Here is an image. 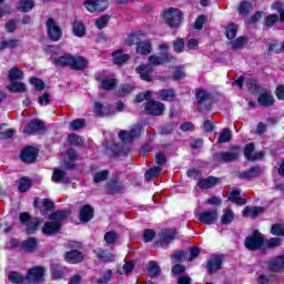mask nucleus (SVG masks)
I'll use <instances>...</instances> for the list:
<instances>
[{
	"label": "nucleus",
	"instance_id": "nucleus-1",
	"mask_svg": "<svg viewBox=\"0 0 284 284\" xmlns=\"http://www.w3.org/2000/svg\"><path fill=\"white\" fill-rule=\"evenodd\" d=\"M70 216V211H57L49 216L50 222L44 223L42 227L43 234L52 236L61 230V221Z\"/></svg>",
	"mask_w": 284,
	"mask_h": 284
},
{
	"label": "nucleus",
	"instance_id": "nucleus-2",
	"mask_svg": "<svg viewBox=\"0 0 284 284\" xmlns=\"http://www.w3.org/2000/svg\"><path fill=\"white\" fill-rule=\"evenodd\" d=\"M163 17L170 28H179L183 23V12L179 9H166Z\"/></svg>",
	"mask_w": 284,
	"mask_h": 284
},
{
	"label": "nucleus",
	"instance_id": "nucleus-3",
	"mask_svg": "<svg viewBox=\"0 0 284 284\" xmlns=\"http://www.w3.org/2000/svg\"><path fill=\"white\" fill-rule=\"evenodd\" d=\"M45 26L49 39H51V41H61V37H63V31L61 30V27L57 24V20L53 18H49L45 22Z\"/></svg>",
	"mask_w": 284,
	"mask_h": 284
},
{
	"label": "nucleus",
	"instance_id": "nucleus-4",
	"mask_svg": "<svg viewBox=\"0 0 284 284\" xmlns=\"http://www.w3.org/2000/svg\"><path fill=\"white\" fill-rule=\"evenodd\" d=\"M141 132H143V126H141V124H135L130 131H120L119 139H121L123 143H132L133 139H139V136H141Z\"/></svg>",
	"mask_w": 284,
	"mask_h": 284
},
{
	"label": "nucleus",
	"instance_id": "nucleus-5",
	"mask_svg": "<svg viewBox=\"0 0 284 284\" xmlns=\"http://www.w3.org/2000/svg\"><path fill=\"white\" fill-rule=\"evenodd\" d=\"M45 268L43 266H34L28 271L27 281L31 284H42Z\"/></svg>",
	"mask_w": 284,
	"mask_h": 284
},
{
	"label": "nucleus",
	"instance_id": "nucleus-6",
	"mask_svg": "<svg viewBox=\"0 0 284 284\" xmlns=\"http://www.w3.org/2000/svg\"><path fill=\"white\" fill-rule=\"evenodd\" d=\"M144 110L152 116H161L165 112V104L160 101L150 100L144 104Z\"/></svg>",
	"mask_w": 284,
	"mask_h": 284
},
{
	"label": "nucleus",
	"instance_id": "nucleus-7",
	"mask_svg": "<svg viewBox=\"0 0 284 284\" xmlns=\"http://www.w3.org/2000/svg\"><path fill=\"white\" fill-rule=\"evenodd\" d=\"M20 223L27 226V234H34L39 230V225H41L39 219L30 220V214L26 212L20 214Z\"/></svg>",
	"mask_w": 284,
	"mask_h": 284
},
{
	"label": "nucleus",
	"instance_id": "nucleus-8",
	"mask_svg": "<svg viewBox=\"0 0 284 284\" xmlns=\"http://www.w3.org/2000/svg\"><path fill=\"white\" fill-rule=\"evenodd\" d=\"M197 219L200 223H204L205 225H214L219 220V211L216 209L203 211L197 214Z\"/></svg>",
	"mask_w": 284,
	"mask_h": 284
},
{
	"label": "nucleus",
	"instance_id": "nucleus-9",
	"mask_svg": "<svg viewBox=\"0 0 284 284\" xmlns=\"http://www.w3.org/2000/svg\"><path fill=\"white\" fill-rule=\"evenodd\" d=\"M261 245H263V235L258 231H255L251 236L246 237L245 240V247L247 250H258Z\"/></svg>",
	"mask_w": 284,
	"mask_h": 284
},
{
	"label": "nucleus",
	"instance_id": "nucleus-10",
	"mask_svg": "<svg viewBox=\"0 0 284 284\" xmlns=\"http://www.w3.org/2000/svg\"><path fill=\"white\" fill-rule=\"evenodd\" d=\"M83 6L88 12H105L109 8L108 1H84Z\"/></svg>",
	"mask_w": 284,
	"mask_h": 284
},
{
	"label": "nucleus",
	"instance_id": "nucleus-11",
	"mask_svg": "<svg viewBox=\"0 0 284 284\" xmlns=\"http://www.w3.org/2000/svg\"><path fill=\"white\" fill-rule=\"evenodd\" d=\"M195 97L200 104L201 110H207V106H203V105H211L212 93H210V91L205 89H197Z\"/></svg>",
	"mask_w": 284,
	"mask_h": 284
},
{
	"label": "nucleus",
	"instance_id": "nucleus-12",
	"mask_svg": "<svg viewBox=\"0 0 284 284\" xmlns=\"http://www.w3.org/2000/svg\"><path fill=\"white\" fill-rule=\"evenodd\" d=\"M37 154H39V151L34 146H28L21 152L20 159L23 163H34Z\"/></svg>",
	"mask_w": 284,
	"mask_h": 284
},
{
	"label": "nucleus",
	"instance_id": "nucleus-13",
	"mask_svg": "<svg viewBox=\"0 0 284 284\" xmlns=\"http://www.w3.org/2000/svg\"><path fill=\"white\" fill-rule=\"evenodd\" d=\"M174 57L170 53H162L161 55H150L149 62L151 65H163L164 63H170V61H173Z\"/></svg>",
	"mask_w": 284,
	"mask_h": 284
},
{
	"label": "nucleus",
	"instance_id": "nucleus-14",
	"mask_svg": "<svg viewBox=\"0 0 284 284\" xmlns=\"http://www.w3.org/2000/svg\"><path fill=\"white\" fill-rule=\"evenodd\" d=\"M72 32L78 39H83L88 34V28L82 20H74L72 23Z\"/></svg>",
	"mask_w": 284,
	"mask_h": 284
},
{
	"label": "nucleus",
	"instance_id": "nucleus-15",
	"mask_svg": "<svg viewBox=\"0 0 284 284\" xmlns=\"http://www.w3.org/2000/svg\"><path fill=\"white\" fill-rule=\"evenodd\" d=\"M153 70L154 69L150 64H141L140 67L136 68V72L138 74H140V78L142 79V81H146L148 83L152 81Z\"/></svg>",
	"mask_w": 284,
	"mask_h": 284
},
{
	"label": "nucleus",
	"instance_id": "nucleus-16",
	"mask_svg": "<svg viewBox=\"0 0 284 284\" xmlns=\"http://www.w3.org/2000/svg\"><path fill=\"white\" fill-rule=\"evenodd\" d=\"M206 267L209 274H214V272H219L223 267V260L221 256L215 255L207 261Z\"/></svg>",
	"mask_w": 284,
	"mask_h": 284
},
{
	"label": "nucleus",
	"instance_id": "nucleus-17",
	"mask_svg": "<svg viewBox=\"0 0 284 284\" xmlns=\"http://www.w3.org/2000/svg\"><path fill=\"white\" fill-rule=\"evenodd\" d=\"M95 254L102 263H114V258H116V255L105 248H98Z\"/></svg>",
	"mask_w": 284,
	"mask_h": 284
},
{
	"label": "nucleus",
	"instance_id": "nucleus-18",
	"mask_svg": "<svg viewBox=\"0 0 284 284\" xmlns=\"http://www.w3.org/2000/svg\"><path fill=\"white\" fill-rule=\"evenodd\" d=\"M34 206L40 207L42 216H45V211L52 212V210H54V202L49 199H44L42 201H36Z\"/></svg>",
	"mask_w": 284,
	"mask_h": 284
},
{
	"label": "nucleus",
	"instance_id": "nucleus-19",
	"mask_svg": "<svg viewBox=\"0 0 284 284\" xmlns=\"http://www.w3.org/2000/svg\"><path fill=\"white\" fill-rule=\"evenodd\" d=\"M94 216V209L92 206L85 204L80 210V221L81 223H89V221H92V217Z\"/></svg>",
	"mask_w": 284,
	"mask_h": 284
},
{
	"label": "nucleus",
	"instance_id": "nucleus-20",
	"mask_svg": "<svg viewBox=\"0 0 284 284\" xmlns=\"http://www.w3.org/2000/svg\"><path fill=\"white\" fill-rule=\"evenodd\" d=\"M254 152V143H248L244 148V156L247 159V161H258V159H263V152H257L255 154H252Z\"/></svg>",
	"mask_w": 284,
	"mask_h": 284
},
{
	"label": "nucleus",
	"instance_id": "nucleus-21",
	"mask_svg": "<svg viewBox=\"0 0 284 284\" xmlns=\"http://www.w3.org/2000/svg\"><path fill=\"white\" fill-rule=\"evenodd\" d=\"M268 270L271 272H282L284 270V255L274 257L268 262Z\"/></svg>",
	"mask_w": 284,
	"mask_h": 284
},
{
	"label": "nucleus",
	"instance_id": "nucleus-22",
	"mask_svg": "<svg viewBox=\"0 0 284 284\" xmlns=\"http://www.w3.org/2000/svg\"><path fill=\"white\" fill-rule=\"evenodd\" d=\"M51 61L54 65L60 67V68H65V67H70L71 65V61H72V55H53L51 57Z\"/></svg>",
	"mask_w": 284,
	"mask_h": 284
},
{
	"label": "nucleus",
	"instance_id": "nucleus-23",
	"mask_svg": "<svg viewBox=\"0 0 284 284\" xmlns=\"http://www.w3.org/2000/svg\"><path fill=\"white\" fill-rule=\"evenodd\" d=\"M43 128L44 125L40 120H31L23 130V134H34V132H40Z\"/></svg>",
	"mask_w": 284,
	"mask_h": 284
},
{
	"label": "nucleus",
	"instance_id": "nucleus-24",
	"mask_svg": "<svg viewBox=\"0 0 284 284\" xmlns=\"http://www.w3.org/2000/svg\"><path fill=\"white\" fill-rule=\"evenodd\" d=\"M83 261V253L78 250H73L65 253V262L75 265L77 263H81Z\"/></svg>",
	"mask_w": 284,
	"mask_h": 284
},
{
	"label": "nucleus",
	"instance_id": "nucleus-25",
	"mask_svg": "<svg viewBox=\"0 0 284 284\" xmlns=\"http://www.w3.org/2000/svg\"><path fill=\"white\" fill-rule=\"evenodd\" d=\"M257 103L264 108H270L274 105V95L272 92H262L257 98Z\"/></svg>",
	"mask_w": 284,
	"mask_h": 284
},
{
	"label": "nucleus",
	"instance_id": "nucleus-26",
	"mask_svg": "<svg viewBox=\"0 0 284 284\" xmlns=\"http://www.w3.org/2000/svg\"><path fill=\"white\" fill-rule=\"evenodd\" d=\"M95 80L99 81V83H101L102 90H106V91L114 90V88H116V83H119L116 79H110V78L97 77Z\"/></svg>",
	"mask_w": 284,
	"mask_h": 284
},
{
	"label": "nucleus",
	"instance_id": "nucleus-27",
	"mask_svg": "<svg viewBox=\"0 0 284 284\" xmlns=\"http://www.w3.org/2000/svg\"><path fill=\"white\" fill-rule=\"evenodd\" d=\"M94 112L98 116H108V114H113L112 106L108 104H102L101 102L94 103Z\"/></svg>",
	"mask_w": 284,
	"mask_h": 284
},
{
	"label": "nucleus",
	"instance_id": "nucleus-28",
	"mask_svg": "<svg viewBox=\"0 0 284 284\" xmlns=\"http://www.w3.org/2000/svg\"><path fill=\"white\" fill-rule=\"evenodd\" d=\"M219 183V179L214 176H209L206 179H201L197 181V186H200L201 190H210L211 187H214Z\"/></svg>",
	"mask_w": 284,
	"mask_h": 284
},
{
	"label": "nucleus",
	"instance_id": "nucleus-29",
	"mask_svg": "<svg viewBox=\"0 0 284 284\" xmlns=\"http://www.w3.org/2000/svg\"><path fill=\"white\" fill-rule=\"evenodd\" d=\"M88 67V60L83 57H72V61L70 64L71 70H83Z\"/></svg>",
	"mask_w": 284,
	"mask_h": 284
},
{
	"label": "nucleus",
	"instance_id": "nucleus-30",
	"mask_svg": "<svg viewBox=\"0 0 284 284\" xmlns=\"http://www.w3.org/2000/svg\"><path fill=\"white\" fill-rule=\"evenodd\" d=\"M243 216H248L250 219H257L258 214H263V207L260 206H246L243 212Z\"/></svg>",
	"mask_w": 284,
	"mask_h": 284
},
{
	"label": "nucleus",
	"instance_id": "nucleus-31",
	"mask_svg": "<svg viewBox=\"0 0 284 284\" xmlns=\"http://www.w3.org/2000/svg\"><path fill=\"white\" fill-rule=\"evenodd\" d=\"M216 159L219 161H223L224 163L236 161L239 159V151L222 152L216 155Z\"/></svg>",
	"mask_w": 284,
	"mask_h": 284
},
{
	"label": "nucleus",
	"instance_id": "nucleus-32",
	"mask_svg": "<svg viewBox=\"0 0 284 284\" xmlns=\"http://www.w3.org/2000/svg\"><path fill=\"white\" fill-rule=\"evenodd\" d=\"M229 201L235 203L236 205H245L247 201L245 197H241V191L235 190L230 193Z\"/></svg>",
	"mask_w": 284,
	"mask_h": 284
},
{
	"label": "nucleus",
	"instance_id": "nucleus-33",
	"mask_svg": "<svg viewBox=\"0 0 284 284\" xmlns=\"http://www.w3.org/2000/svg\"><path fill=\"white\" fill-rule=\"evenodd\" d=\"M263 174V170H261V166H253L248 171H245L241 174L242 179H254L256 176H261Z\"/></svg>",
	"mask_w": 284,
	"mask_h": 284
},
{
	"label": "nucleus",
	"instance_id": "nucleus-34",
	"mask_svg": "<svg viewBox=\"0 0 284 284\" xmlns=\"http://www.w3.org/2000/svg\"><path fill=\"white\" fill-rule=\"evenodd\" d=\"M174 239H176V231L174 230H164L161 233V244L163 245V243H172V241H174Z\"/></svg>",
	"mask_w": 284,
	"mask_h": 284
},
{
	"label": "nucleus",
	"instance_id": "nucleus-35",
	"mask_svg": "<svg viewBox=\"0 0 284 284\" xmlns=\"http://www.w3.org/2000/svg\"><path fill=\"white\" fill-rule=\"evenodd\" d=\"M235 216L236 215L234 214L233 210L225 209L221 217L222 225H230V223L234 221Z\"/></svg>",
	"mask_w": 284,
	"mask_h": 284
},
{
	"label": "nucleus",
	"instance_id": "nucleus-36",
	"mask_svg": "<svg viewBox=\"0 0 284 284\" xmlns=\"http://www.w3.org/2000/svg\"><path fill=\"white\" fill-rule=\"evenodd\" d=\"M128 59H130V55L123 53L121 50H118L113 53V62L115 65H123Z\"/></svg>",
	"mask_w": 284,
	"mask_h": 284
},
{
	"label": "nucleus",
	"instance_id": "nucleus-37",
	"mask_svg": "<svg viewBox=\"0 0 284 284\" xmlns=\"http://www.w3.org/2000/svg\"><path fill=\"white\" fill-rule=\"evenodd\" d=\"M138 54H150L152 52V44L150 41H142L136 47Z\"/></svg>",
	"mask_w": 284,
	"mask_h": 284
},
{
	"label": "nucleus",
	"instance_id": "nucleus-38",
	"mask_svg": "<svg viewBox=\"0 0 284 284\" xmlns=\"http://www.w3.org/2000/svg\"><path fill=\"white\" fill-rule=\"evenodd\" d=\"M9 79H10L11 83L21 81V79H23V71H21L19 68L13 67L9 71Z\"/></svg>",
	"mask_w": 284,
	"mask_h": 284
},
{
	"label": "nucleus",
	"instance_id": "nucleus-39",
	"mask_svg": "<svg viewBox=\"0 0 284 284\" xmlns=\"http://www.w3.org/2000/svg\"><path fill=\"white\" fill-rule=\"evenodd\" d=\"M246 43H247V38L239 37L237 39L231 41L230 45L231 48H233V50H242V48H244Z\"/></svg>",
	"mask_w": 284,
	"mask_h": 284
},
{
	"label": "nucleus",
	"instance_id": "nucleus-40",
	"mask_svg": "<svg viewBox=\"0 0 284 284\" xmlns=\"http://www.w3.org/2000/svg\"><path fill=\"white\" fill-rule=\"evenodd\" d=\"M134 270V262H125L123 266L118 267V274H132Z\"/></svg>",
	"mask_w": 284,
	"mask_h": 284
},
{
	"label": "nucleus",
	"instance_id": "nucleus-41",
	"mask_svg": "<svg viewBox=\"0 0 284 284\" xmlns=\"http://www.w3.org/2000/svg\"><path fill=\"white\" fill-rule=\"evenodd\" d=\"M19 12H30L34 8V2L32 1H20L17 4Z\"/></svg>",
	"mask_w": 284,
	"mask_h": 284
},
{
	"label": "nucleus",
	"instance_id": "nucleus-42",
	"mask_svg": "<svg viewBox=\"0 0 284 284\" xmlns=\"http://www.w3.org/2000/svg\"><path fill=\"white\" fill-rule=\"evenodd\" d=\"M161 274V267L159 264L154 261L149 262V276L151 278H154V276H158Z\"/></svg>",
	"mask_w": 284,
	"mask_h": 284
},
{
	"label": "nucleus",
	"instance_id": "nucleus-43",
	"mask_svg": "<svg viewBox=\"0 0 284 284\" xmlns=\"http://www.w3.org/2000/svg\"><path fill=\"white\" fill-rule=\"evenodd\" d=\"M8 90H9V92H26L27 88H26V83H22V82H11L8 85Z\"/></svg>",
	"mask_w": 284,
	"mask_h": 284
},
{
	"label": "nucleus",
	"instance_id": "nucleus-44",
	"mask_svg": "<svg viewBox=\"0 0 284 284\" xmlns=\"http://www.w3.org/2000/svg\"><path fill=\"white\" fill-rule=\"evenodd\" d=\"M37 245H39V243L34 237H30L22 243V247L23 250H26V252H32V250H34Z\"/></svg>",
	"mask_w": 284,
	"mask_h": 284
},
{
	"label": "nucleus",
	"instance_id": "nucleus-45",
	"mask_svg": "<svg viewBox=\"0 0 284 284\" xmlns=\"http://www.w3.org/2000/svg\"><path fill=\"white\" fill-rule=\"evenodd\" d=\"M239 32V27L234 23H230L226 27L225 37L229 39H235Z\"/></svg>",
	"mask_w": 284,
	"mask_h": 284
},
{
	"label": "nucleus",
	"instance_id": "nucleus-46",
	"mask_svg": "<svg viewBox=\"0 0 284 284\" xmlns=\"http://www.w3.org/2000/svg\"><path fill=\"white\" fill-rule=\"evenodd\" d=\"M252 8H253L252 2L244 1V2H241L239 12L243 17H247V14H250V12L252 11Z\"/></svg>",
	"mask_w": 284,
	"mask_h": 284
},
{
	"label": "nucleus",
	"instance_id": "nucleus-47",
	"mask_svg": "<svg viewBox=\"0 0 284 284\" xmlns=\"http://www.w3.org/2000/svg\"><path fill=\"white\" fill-rule=\"evenodd\" d=\"M232 139V131H230V129H224L221 133L220 136L217 139V143H227V141H230Z\"/></svg>",
	"mask_w": 284,
	"mask_h": 284
},
{
	"label": "nucleus",
	"instance_id": "nucleus-48",
	"mask_svg": "<svg viewBox=\"0 0 284 284\" xmlns=\"http://www.w3.org/2000/svg\"><path fill=\"white\" fill-rule=\"evenodd\" d=\"M104 241L109 245H112V244L116 243V241H119V234H116V232L109 231L104 234Z\"/></svg>",
	"mask_w": 284,
	"mask_h": 284
},
{
	"label": "nucleus",
	"instance_id": "nucleus-49",
	"mask_svg": "<svg viewBox=\"0 0 284 284\" xmlns=\"http://www.w3.org/2000/svg\"><path fill=\"white\" fill-rule=\"evenodd\" d=\"M270 52H284V43L278 44V41L272 40L268 44Z\"/></svg>",
	"mask_w": 284,
	"mask_h": 284
},
{
	"label": "nucleus",
	"instance_id": "nucleus-50",
	"mask_svg": "<svg viewBox=\"0 0 284 284\" xmlns=\"http://www.w3.org/2000/svg\"><path fill=\"white\" fill-rule=\"evenodd\" d=\"M69 128L70 130H74V131L82 130V128H85V120L83 119L73 120L72 122H70Z\"/></svg>",
	"mask_w": 284,
	"mask_h": 284
},
{
	"label": "nucleus",
	"instance_id": "nucleus-51",
	"mask_svg": "<svg viewBox=\"0 0 284 284\" xmlns=\"http://www.w3.org/2000/svg\"><path fill=\"white\" fill-rule=\"evenodd\" d=\"M51 179L53 183H60V181H63V179H65V172L60 169H54Z\"/></svg>",
	"mask_w": 284,
	"mask_h": 284
},
{
	"label": "nucleus",
	"instance_id": "nucleus-52",
	"mask_svg": "<svg viewBox=\"0 0 284 284\" xmlns=\"http://www.w3.org/2000/svg\"><path fill=\"white\" fill-rule=\"evenodd\" d=\"M274 23H278V16L276 14H270L264 19L265 28H272L274 27Z\"/></svg>",
	"mask_w": 284,
	"mask_h": 284
},
{
	"label": "nucleus",
	"instance_id": "nucleus-53",
	"mask_svg": "<svg viewBox=\"0 0 284 284\" xmlns=\"http://www.w3.org/2000/svg\"><path fill=\"white\" fill-rule=\"evenodd\" d=\"M108 23H110V16H102L95 21V26L99 30H103Z\"/></svg>",
	"mask_w": 284,
	"mask_h": 284
},
{
	"label": "nucleus",
	"instance_id": "nucleus-54",
	"mask_svg": "<svg viewBox=\"0 0 284 284\" xmlns=\"http://www.w3.org/2000/svg\"><path fill=\"white\" fill-rule=\"evenodd\" d=\"M30 83L38 92H41L42 90H45V83L41 81V79L31 78Z\"/></svg>",
	"mask_w": 284,
	"mask_h": 284
},
{
	"label": "nucleus",
	"instance_id": "nucleus-55",
	"mask_svg": "<svg viewBox=\"0 0 284 284\" xmlns=\"http://www.w3.org/2000/svg\"><path fill=\"white\" fill-rule=\"evenodd\" d=\"M159 94L164 101L168 99H174V97H176V92H174L172 89H163Z\"/></svg>",
	"mask_w": 284,
	"mask_h": 284
},
{
	"label": "nucleus",
	"instance_id": "nucleus-56",
	"mask_svg": "<svg viewBox=\"0 0 284 284\" xmlns=\"http://www.w3.org/2000/svg\"><path fill=\"white\" fill-rule=\"evenodd\" d=\"M32 183L29 179L22 178L20 179V183L18 186L19 192H28L29 187H31Z\"/></svg>",
	"mask_w": 284,
	"mask_h": 284
},
{
	"label": "nucleus",
	"instance_id": "nucleus-57",
	"mask_svg": "<svg viewBox=\"0 0 284 284\" xmlns=\"http://www.w3.org/2000/svg\"><path fill=\"white\" fill-rule=\"evenodd\" d=\"M106 190H108L109 194H119V192H121L122 187H121V185H119V182H110L106 185Z\"/></svg>",
	"mask_w": 284,
	"mask_h": 284
},
{
	"label": "nucleus",
	"instance_id": "nucleus-58",
	"mask_svg": "<svg viewBox=\"0 0 284 284\" xmlns=\"http://www.w3.org/2000/svg\"><path fill=\"white\" fill-rule=\"evenodd\" d=\"M8 280L10 283H23V275H21L19 272H11L8 275Z\"/></svg>",
	"mask_w": 284,
	"mask_h": 284
},
{
	"label": "nucleus",
	"instance_id": "nucleus-59",
	"mask_svg": "<svg viewBox=\"0 0 284 284\" xmlns=\"http://www.w3.org/2000/svg\"><path fill=\"white\" fill-rule=\"evenodd\" d=\"M68 141L71 145H83V138L73 133L68 136Z\"/></svg>",
	"mask_w": 284,
	"mask_h": 284
},
{
	"label": "nucleus",
	"instance_id": "nucleus-60",
	"mask_svg": "<svg viewBox=\"0 0 284 284\" xmlns=\"http://www.w3.org/2000/svg\"><path fill=\"white\" fill-rule=\"evenodd\" d=\"M19 45V40H4L0 43V50H6V48H17Z\"/></svg>",
	"mask_w": 284,
	"mask_h": 284
},
{
	"label": "nucleus",
	"instance_id": "nucleus-61",
	"mask_svg": "<svg viewBox=\"0 0 284 284\" xmlns=\"http://www.w3.org/2000/svg\"><path fill=\"white\" fill-rule=\"evenodd\" d=\"M272 234L275 236H284V224H275L271 229Z\"/></svg>",
	"mask_w": 284,
	"mask_h": 284
},
{
	"label": "nucleus",
	"instance_id": "nucleus-62",
	"mask_svg": "<svg viewBox=\"0 0 284 284\" xmlns=\"http://www.w3.org/2000/svg\"><path fill=\"white\" fill-rule=\"evenodd\" d=\"M161 166H154L151 170L145 172V179L150 180V179H154V176H156L158 174H161Z\"/></svg>",
	"mask_w": 284,
	"mask_h": 284
},
{
	"label": "nucleus",
	"instance_id": "nucleus-63",
	"mask_svg": "<svg viewBox=\"0 0 284 284\" xmlns=\"http://www.w3.org/2000/svg\"><path fill=\"white\" fill-rule=\"evenodd\" d=\"M273 10H277L278 14H280V21L282 23H284V9H283V4L281 2H274V4L272 6Z\"/></svg>",
	"mask_w": 284,
	"mask_h": 284
},
{
	"label": "nucleus",
	"instance_id": "nucleus-64",
	"mask_svg": "<svg viewBox=\"0 0 284 284\" xmlns=\"http://www.w3.org/2000/svg\"><path fill=\"white\" fill-rule=\"evenodd\" d=\"M108 171L98 172L93 178L94 183H102V181H105L108 179Z\"/></svg>",
	"mask_w": 284,
	"mask_h": 284
}]
</instances>
